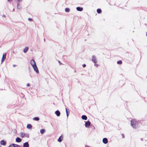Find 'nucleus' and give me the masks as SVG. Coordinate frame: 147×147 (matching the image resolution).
I'll use <instances>...</instances> for the list:
<instances>
[{
	"instance_id": "obj_1",
	"label": "nucleus",
	"mask_w": 147,
	"mask_h": 147,
	"mask_svg": "<svg viewBox=\"0 0 147 147\" xmlns=\"http://www.w3.org/2000/svg\"><path fill=\"white\" fill-rule=\"evenodd\" d=\"M131 125L133 128H137L139 126V122L136 121L135 119H132L131 121Z\"/></svg>"
},
{
	"instance_id": "obj_2",
	"label": "nucleus",
	"mask_w": 147,
	"mask_h": 147,
	"mask_svg": "<svg viewBox=\"0 0 147 147\" xmlns=\"http://www.w3.org/2000/svg\"><path fill=\"white\" fill-rule=\"evenodd\" d=\"M7 54L6 53H3V56L1 60V64H2L5 61L6 58Z\"/></svg>"
},
{
	"instance_id": "obj_3",
	"label": "nucleus",
	"mask_w": 147,
	"mask_h": 147,
	"mask_svg": "<svg viewBox=\"0 0 147 147\" xmlns=\"http://www.w3.org/2000/svg\"><path fill=\"white\" fill-rule=\"evenodd\" d=\"M92 62L94 63H97V61L96 59V57L94 55H92Z\"/></svg>"
},
{
	"instance_id": "obj_4",
	"label": "nucleus",
	"mask_w": 147,
	"mask_h": 147,
	"mask_svg": "<svg viewBox=\"0 0 147 147\" xmlns=\"http://www.w3.org/2000/svg\"><path fill=\"white\" fill-rule=\"evenodd\" d=\"M32 67L34 69V70L37 73H39V71L36 65H34Z\"/></svg>"
},
{
	"instance_id": "obj_5",
	"label": "nucleus",
	"mask_w": 147,
	"mask_h": 147,
	"mask_svg": "<svg viewBox=\"0 0 147 147\" xmlns=\"http://www.w3.org/2000/svg\"><path fill=\"white\" fill-rule=\"evenodd\" d=\"M85 126L86 127H88L90 125L91 123L89 121L85 122Z\"/></svg>"
},
{
	"instance_id": "obj_6",
	"label": "nucleus",
	"mask_w": 147,
	"mask_h": 147,
	"mask_svg": "<svg viewBox=\"0 0 147 147\" xmlns=\"http://www.w3.org/2000/svg\"><path fill=\"white\" fill-rule=\"evenodd\" d=\"M30 64L32 66L36 65L35 61L33 59H32L30 61Z\"/></svg>"
},
{
	"instance_id": "obj_7",
	"label": "nucleus",
	"mask_w": 147,
	"mask_h": 147,
	"mask_svg": "<svg viewBox=\"0 0 147 147\" xmlns=\"http://www.w3.org/2000/svg\"><path fill=\"white\" fill-rule=\"evenodd\" d=\"M102 142L104 144H107L108 142V139L107 138H104L103 139Z\"/></svg>"
},
{
	"instance_id": "obj_8",
	"label": "nucleus",
	"mask_w": 147,
	"mask_h": 147,
	"mask_svg": "<svg viewBox=\"0 0 147 147\" xmlns=\"http://www.w3.org/2000/svg\"><path fill=\"white\" fill-rule=\"evenodd\" d=\"M0 144L2 145L5 146L6 144V142L5 140H2L1 141Z\"/></svg>"
},
{
	"instance_id": "obj_9",
	"label": "nucleus",
	"mask_w": 147,
	"mask_h": 147,
	"mask_svg": "<svg viewBox=\"0 0 147 147\" xmlns=\"http://www.w3.org/2000/svg\"><path fill=\"white\" fill-rule=\"evenodd\" d=\"M29 144L28 142L24 143L23 144V147H29Z\"/></svg>"
},
{
	"instance_id": "obj_10",
	"label": "nucleus",
	"mask_w": 147,
	"mask_h": 147,
	"mask_svg": "<svg viewBox=\"0 0 147 147\" xmlns=\"http://www.w3.org/2000/svg\"><path fill=\"white\" fill-rule=\"evenodd\" d=\"M18 146V145L14 144H10L8 147H17Z\"/></svg>"
},
{
	"instance_id": "obj_11",
	"label": "nucleus",
	"mask_w": 147,
	"mask_h": 147,
	"mask_svg": "<svg viewBox=\"0 0 147 147\" xmlns=\"http://www.w3.org/2000/svg\"><path fill=\"white\" fill-rule=\"evenodd\" d=\"M55 113L57 116H60L61 114L60 111L59 110H57L56 111H55Z\"/></svg>"
},
{
	"instance_id": "obj_12",
	"label": "nucleus",
	"mask_w": 147,
	"mask_h": 147,
	"mask_svg": "<svg viewBox=\"0 0 147 147\" xmlns=\"http://www.w3.org/2000/svg\"><path fill=\"white\" fill-rule=\"evenodd\" d=\"M66 112L67 117H68L69 114V109H67L66 108H65Z\"/></svg>"
},
{
	"instance_id": "obj_13",
	"label": "nucleus",
	"mask_w": 147,
	"mask_h": 147,
	"mask_svg": "<svg viewBox=\"0 0 147 147\" xmlns=\"http://www.w3.org/2000/svg\"><path fill=\"white\" fill-rule=\"evenodd\" d=\"M76 9L79 11H82L83 10V8L82 7H76Z\"/></svg>"
},
{
	"instance_id": "obj_14",
	"label": "nucleus",
	"mask_w": 147,
	"mask_h": 147,
	"mask_svg": "<svg viewBox=\"0 0 147 147\" xmlns=\"http://www.w3.org/2000/svg\"><path fill=\"white\" fill-rule=\"evenodd\" d=\"M29 49V47H26L25 48L23 49V52L24 53H26Z\"/></svg>"
},
{
	"instance_id": "obj_15",
	"label": "nucleus",
	"mask_w": 147,
	"mask_h": 147,
	"mask_svg": "<svg viewBox=\"0 0 147 147\" xmlns=\"http://www.w3.org/2000/svg\"><path fill=\"white\" fill-rule=\"evenodd\" d=\"M16 141L17 142H20L22 141V140L20 138L17 137L16 138Z\"/></svg>"
},
{
	"instance_id": "obj_16",
	"label": "nucleus",
	"mask_w": 147,
	"mask_h": 147,
	"mask_svg": "<svg viewBox=\"0 0 147 147\" xmlns=\"http://www.w3.org/2000/svg\"><path fill=\"white\" fill-rule=\"evenodd\" d=\"M81 118L82 119L84 120H86L87 119V117L86 115H83L82 116Z\"/></svg>"
},
{
	"instance_id": "obj_17",
	"label": "nucleus",
	"mask_w": 147,
	"mask_h": 147,
	"mask_svg": "<svg viewBox=\"0 0 147 147\" xmlns=\"http://www.w3.org/2000/svg\"><path fill=\"white\" fill-rule=\"evenodd\" d=\"M63 140V137L62 136L59 137V138L58 139L57 141L60 142H61Z\"/></svg>"
},
{
	"instance_id": "obj_18",
	"label": "nucleus",
	"mask_w": 147,
	"mask_h": 147,
	"mask_svg": "<svg viewBox=\"0 0 147 147\" xmlns=\"http://www.w3.org/2000/svg\"><path fill=\"white\" fill-rule=\"evenodd\" d=\"M45 131V129H41L40 130V133L41 134H44Z\"/></svg>"
},
{
	"instance_id": "obj_19",
	"label": "nucleus",
	"mask_w": 147,
	"mask_h": 147,
	"mask_svg": "<svg viewBox=\"0 0 147 147\" xmlns=\"http://www.w3.org/2000/svg\"><path fill=\"white\" fill-rule=\"evenodd\" d=\"M32 127V125H31V124H28L27 125V127L29 129H31Z\"/></svg>"
},
{
	"instance_id": "obj_20",
	"label": "nucleus",
	"mask_w": 147,
	"mask_h": 147,
	"mask_svg": "<svg viewBox=\"0 0 147 147\" xmlns=\"http://www.w3.org/2000/svg\"><path fill=\"white\" fill-rule=\"evenodd\" d=\"M25 133L23 132H21L20 133V136L22 138H24L25 137Z\"/></svg>"
},
{
	"instance_id": "obj_21",
	"label": "nucleus",
	"mask_w": 147,
	"mask_h": 147,
	"mask_svg": "<svg viewBox=\"0 0 147 147\" xmlns=\"http://www.w3.org/2000/svg\"><path fill=\"white\" fill-rule=\"evenodd\" d=\"M17 8L18 9H21L22 8V7L19 5V3H18L17 5Z\"/></svg>"
},
{
	"instance_id": "obj_22",
	"label": "nucleus",
	"mask_w": 147,
	"mask_h": 147,
	"mask_svg": "<svg viewBox=\"0 0 147 147\" xmlns=\"http://www.w3.org/2000/svg\"><path fill=\"white\" fill-rule=\"evenodd\" d=\"M97 12L98 13H101L102 10L100 9H98L97 10Z\"/></svg>"
},
{
	"instance_id": "obj_23",
	"label": "nucleus",
	"mask_w": 147,
	"mask_h": 147,
	"mask_svg": "<svg viewBox=\"0 0 147 147\" xmlns=\"http://www.w3.org/2000/svg\"><path fill=\"white\" fill-rule=\"evenodd\" d=\"M33 119L34 120L38 121L39 120V118L38 117H34L33 118Z\"/></svg>"
},
{
	"instance_id": "obj_24",
	"label": "nucleus",
	"mask_w": 147,
	"mask_h": 147,
	"mask_svg": "<svg viewBox=\"0 0 147 147\" xmlns=\"http://www.w3.org/2000/svg\"><path fill=\"white\" fill-rule=\"evenodd\" d=\"M65 11L66 12H69L70 11V9L68 8H66L65 9Z\"/></svg>"
},
{
	"instance_id": "obj_25",
	"label": "nucleus",
	"mask_w": 147,
	"mask_h": 147,
	"mask_svg": "<svg viewBox=\"0 0 147 147\" xmlns=\"http://www.w3.org/2000/svg\"><path fill=\"white\" fill-rule=\"evenodd\" d=\"M117 63L118 64H121L122 63V61L121 60H119L117 61Z\"/></svg>"
},
{
	"instance_id": "obj_26",
	"label": "nucleus",
	"mask_w": 147,
	"mask_h": 147,
	"mask_svg": "<svg viewBox=\"0 0 147 147\" xmlns=\"http://www.w3.org/2000/svg\"><path fill=\"white\" fill-rule=\"evenodd\" d=\"M25 137H26V138H29V136L28 134H25Z\"/></svg>"
},
{
	"instance_id": "obj_27",
	"label": "nucleus",
	"mask_w": 147,
	"mask_h": 147,
	"mask_svg": "<svg viewBox=\"0 0 147 147\" xmlns=\"http://www.w3.org/2000/svg\"><path fill=\"white\" fill-rule=\"evenodd\" d=\"M28 20L30 21H32V19L30 18H29L28 19Z\"/></svg>"
},
{
	"instance_id": "obj_28",
	"label": "nucleus",
	"mask_w": 147,
	"mask_h": 147,
	"mask_svg": "<svg viewBox=\"0 0 147 147\" xmlns=\"http://www.w3.org/2000/svg\"><path fill=\"white\" fill-rule=\"evenodd\" d=\"M121 136L123 138H124V135L123 134H121Z\"/></svg>"
},
{
	"instance_id": "obj_29",
	"label": "nucleus",
	"mask_w": 147,
	"mask_h": 147,
	"mask_svg": "<svg viewBox=\"0 0 147 147\" xmlns=\"http://www.w3.org/2000/svg\"><path fill=\"white\" fill-rule=\"evenodd\" d=\"M86 65L85 64H84L83 65V67H86Z\"/></svg>"
},
{
	"instance_id": "obj_30",
	"label": "nucleus",
	"mask_w": 147,
	"mask_h": 147,
	"mask_svg": "<svg viewBox=\"0 0 147 147\" xmlns=\"http://www.w3.org/2000/svg\"><path fill=\"white\" fill-rule=\"evenodd\" d=\"M30 84L29 83L27 84L26 85V86H30Z\"/></svg>"
},
{
	"instance_id": "obj_31",
	"label": "nucleus",
	"mask_w": 147,
	"mask_h": 147,
	"mask_svg": "<svg viewBox=\"0 0 147 147\" xmlns=\"http://www.w3.org/2000/svg\"><path fill=\"white\" fill-rule=\"evenodd\" d=\"M94 66H96V67H97L98 66V65L97 64H96V63H94Z\"/></svg>"
},
{
	"instance_id": "obj_32",
	"label": "nucleus",
	"mask_w": 147,
	"mask_h": 147,
	"mask_svg": "<svg viewBox=\"0 0 147 147\" xmlns=\"http://www.w3.org/2000/svg\"><path fill=\"white\" fill-rule=\"evenodd\" d=\"M58 62H59L60 65H61V62L60 61H59Z\"/></svg>"
},
{
	"instance_id": "obj_33",
	"label": "nucleus",
	"mask_w": 147,
	"mask_h": 147,
	"mask_svg": "<svg viewBox=\"0 0 147 147\" xmlns=\"http://www.w3.org/2000/svg\"><path fill=\"white\" fill-rule=\"evenodd\" d=\"M18 1L19 2H22V0H18Z\"/></svg>"
},
{
	"instance_id": "obj_34",
	"label": "nucleus",
	"mask_w": 147,
	"mask_h": 147,
	"mask_svg": "<svg viewBox=\"0 0 147 147\" xmlns=\"http://www.w3.org/2000/svg\"><path fill=\"white\" fill-rule=\"evenodd\" d=\"M13 53H14V54H16V52L15 51H13Z\"/></svg>"
},
{
	"instance_id": "obj_35",
	"label": "nucleus",
	"mask_w": 147,
	"mask_h": 147,
	"mask_svg": "<svg viewBox=\"0 0 147 147\" xmlns=\"http://www.w3.org/2000/svg\"><path fill=\"white\" fill-rule=\"evenodd\" d=\"M7 1H8V2H10V1H11V0H7Z\"/></svg>"
},
{
	"instance_id": "obj_36",
	"label": "nucleus",
	"mask_w": 147,
	"mask_h": 147,
	"mask_svg": "<svg viewBox=\"0 0 147 147\" xmlns=\"http://www.w3.org/2000/svg\"><path fill=\"white\" fill-rule=\"evenodd\" d=\"M16 65H13V67H16Z\"/></svg>"
},
{
	"instance_id": "obj_37",
	"label": "nucleus",
	"mask_w": 147,
	"mask_h": 147,
	"mask_svg": "<svg viewBox=\"0 0 147 147\" xmlns=\"http://www.w3.org/2000/svg\"><path fill=\"white\" fill-rule=\"evenodd\" d=\"M2 17H5V15H3L2 16Z\"/></svg>"
},
{
	"instance_id": "obj_38",
	"label": "nucleus",
	"mask_w": 147,
	"mask_h": 147,
	"mask_svg": "<svg viewBox=\"0 0 147 147\" xmlns=\"http://www.w3.org/2000/svg\"><path fill=\"white\" fill-rule=\"evenodd\" d=\"M85 147H90L89 146H85Z\"/></svg>"
},
{
	"instance_id": "obj_39",
	"label": "nucleus",
	"mask_w": 147,
	"mask_h": 147,
	"mask_svg": "<svg viewBox=\"0 0 147 147\" xmlns=\"http://www.w3.org/2000/svg\"><path fill=\"white\" fill-rule=\"evenodd\" d=\"M21 146H19L18 145V146H17V147H21Z\"/></svg>"
},
{
	"instance_id": "obj_40",
	"label": "nucleus",
	"mask_w": 147,
	"mask_h": 147,
	"mask_svg": "<svg viewBox=\"0 0 147 147\" xmlns=\"http://www.w3.org/2000/svg\"><path fill=\"white\" fill-rule=\"evenodd\" d=\"M14 9H13V11H14Z\"/></svg>"
},
{
	"instance_id": "obj_41",
	"label": "nucleus",
	"mask_w": 147,
	"mask_h": 147,
	"mask_svg": "<svg viewBox=\"0 0 147 147\" xmlns=\"http://www.w3.org/2000/svg\"><path fill=\"white\" fill-rule=\"evenodd\" d=\"M141 140L142 141H143V139H142V138H141Z\"/></svg>"
},
{
	"instance_id": "obj_42",
	"label": "nucleus",
	"mask_w": 147,
	"mask_h": 147,
	"mask_svg": "<svg viewBox=\"0 0 147 147\" xmlns=\"http://www.w3.org/2000/svg\"><path fill=\"white\" fill-rule=\"evenodd\" d=\"M44 41H45V38L44 39Z\"/></svg>"
},
{
	"instance_id": "obj_43",
	"label": "nucleus",
	"mask_w": 147,
	"mask_h": 147,
	"mask_svg": "<svg viewBox=\"0 0 147 147\" xmlns=\"http://www.w3.org/2000/svg\"><path fill=\"white\" fill-rule=\"evenodd\" d=\"M146 36H147V32H146Z\"/></svg>"
},
{
	"instance_id": "obj_44",
	"label": "nucleus",
	"mask_w": 147,
	"mask_h": 147,
	"mask_svg": "<svg viewBox=\"0 0 147 147\" xmlns=\"http://www.w3.org/2000/svg\"><path fill=\"white\" fill-rule=\"evenodd\" d=\"M74 72H76V71H74Z\"/></svg>"
},
{
	"instance_id": "obj_45",
	"label": "nucleus",
	"mask_w": 147,
	"mask_h": 147,
	"mask_svg": "<svg viewBox=\"0 0 147 147\" xmlns=\"http://www.w3.org/2000/svg\"><path fill=\"white\" fill-rule=\"evenodd\" d=\"M0 147H1V146H0Z\"/></svg>"
},
{
	"instance_id": "obj_46",
	"label": "nucleus",
	"mask_w": 147,
	"mask_h": 147,
	"mask_svg": "<svg viewBox=\"0 0 147 147\" xmlns=\"http://www.w3.org/2000/svg\"><path fill=\"white\" fill-rule=\"evenodd\" d=\"M21 147H22L21 146Z\"/></svg>"
}]
</instances>
